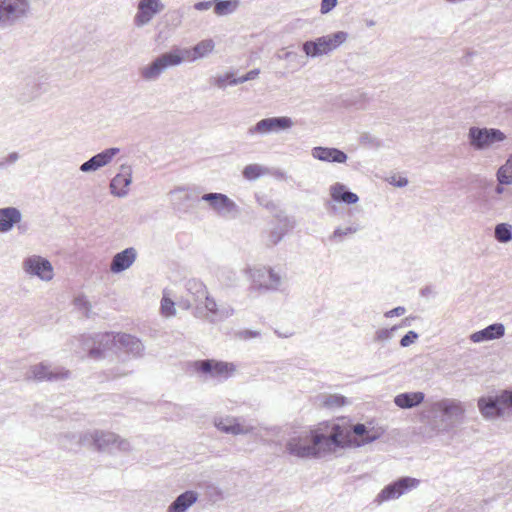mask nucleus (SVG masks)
<instances>
[{"instance_id":"1","label":"nucleus","mask_w":512,"mask_h":512,"mask_svg":"<svg viewBox=\"0 0 512 512\" xmlns=\"http://www.w3.org/2000/svg\"><path fill=\"white\" fill-rule=\"evenodd\" d=\"M88 350V356L93 359L105 358V352L109 350L120 351L140 356L144 350L141 341L129 334L103 333L95 337H87L84 342Z\"/></svg>"},{"instance_id":"2","label":"nucleus","mask_w":512,"mask_h":512,"mask_svg":"<svg viewBox=\"0 0 512 512\" xmlns=\"http://www.w3.org/2000/svg\"><path fill=\"white\" fill-rule=\"evenodd\" d=\"M72 441L77 446H93L98 451L128 452L131 450L130 442L117 434L108 431L94 430L81 434H65L62 445L67 449H73Z\"/></svg>"},{"instance_id":"3","label":"nucleus","mask_w":512,"mask_h":512,"mask_svg":"<svg viewBox=\"0 0 512 512\" xmlns=\"http://www.w3.org/2000/svg\"><path fill=\"white\" fill-rule=\"evenodd\" d=\"M185 54H190L189 49L177 48L170 52L163 53L149 64L141 67L139 69V75L146 82L157 81L166 69L180 65L185 59Z\"/></svg>"},{"instance_id":"4","label":"nucleus","mask_w":512,"mask_h":512,"mask_svg":"<svg viewBox=\"0 0 512 512\" xmlns=\"http://www.w3.org/2000/svg\"><path fill=\"white\" fill-rule=\"evenodd\" d=\"M313 446L315 448V458L333 451L335 447H351V433L344 432V429L336 424L328 436L313 430Z\"/></svg>"},{"instance_id":"5","label":"nucleus","mask_w":512,"mask_h":512,"mask_svg":"<svg viewBox=\"0 0 512 512\" xmlns=\"http://www.w3.org/2000/svg\"><path fill=\"white\" fill-rule=\"evenodd\" d=\"M348 38L345 31H337L332 34L318 37L314 40H308L303 43L302 50L307 57L316 58L328 55L340 47Z\"/></svg>"},{"instance_id":"6","label":"nucleus","mask_w":512,"mask_h":512,"mask_svg":"<svg viewBox=\"0 0 512 512\" xmlns=\"http://www.w3.org/2000/svg\"><path fill=\"white\" fill-rule=\"evenodd\" d=\"M313 447V430L294 432L285 444L288 454L302 459L315 458V448Z\"/></svg>"},{"instance_id":"7","label":"nucleus","mask_w":512,"mask_h":512,"mask_svg":"<svg viewBox=\"0 0 512 512\" xmlns=\"http://www.w3.org/2000/svg\"><path fill=\"white\" fill-rule=\"evenodd\" d=\"M420 484V480L404 476L386 485L375 497L374 503L381 505L384 502L395 500L402 495L416 489Z\"/></svg>"},{"instance_id":"8","label":"nucleus","mask_w":512,"mask_h":512,"mask_svg":"<svg viewBox=\"0 0 512 512\" xmlns=\"http://www.w3.org/2000/svg\"><path fill=\"white\" fill-rule=\"evenodd\" d=\"M249 276L252 283L265 290H278L283 283L282 275L270 267L244 268L240 270Z\"/></svg>"},{"instance_id":"9","label":"nucleus","mask_w":512,"mask_h":512,"mask_svg":"<svg viewBox=\"0 0 512 512\" xmlns=\"http://www.w3.org/2000/svg\"><path fill=\"white\" fill-rule=\"evenodd\" d=\"M29 5L25 0H0V29L14 26L26 17Z\"/></svg>"},{"instance_id":"10","label":"nucleus","mask_w":512,"mask_h":512,"mask_svg":"<svg viewBox=\"0 0 512 512\" xmlns=\"http://www.w3.org/2000/svg\"><path fill=\"white\" fill-rule=\"evenodd\" d=\"M506 139L505 134L496 128L470 127L468 140L471 147L475 150H484L490 148L496 143Z\"/></svg>"},{"instance_id":"11","label":"nucleus","mask_w":512,"mask_h":512,"mask_svg":"<svg viewBox=\"0 0 512 512\" xmlns=\"http://www.w3.org/2000/svg\"><path fill=\"white\" fill-rule=\"evenodd\" d=\"M234 314V309L227 303H218L210 295L202 305L196 306V315L204 317L210 323L226 320Z\"/></svg>"},{"instance_id":"12","label":"nucleus","mask_w":512,"mask_h":512,"mask_svg":"<svg viewBox=\"0 0 512 512\" xmlns=\"http://www.w3.org/2000/svg\"><path fill=\"white\" fill-rule=\"evenodd\" d=\"M431 411L439 414L446 427H452L463 420L465 409L460 401L442 399L431 405Z\"/></svg>"},{"instance_id":"13","label":"nucleus","mask_w":512,"mask_h":512,"mask_svg":"<svg viewBox=\"0 0 512 512\" xmlns=\"http://www.w3.org/2000/svg\"><path fill=\"white\" fill-rule=\"evenodd\" d=\"M201 200L207 202L210 208L220 217H236L239 213L237 204L225 194L206 193L202 195Z\"/></svg>"},{"instance_id":"14","label":"nucleus","mask_w":512,"mask_h":512,"mask_svg":"<svg viewBox=\"0 0 512 512\" xmlns=\"http://www.w3.org/2000/svg\"><path fill=\"white\" fill-rule=\"evenodd\" d=\"M70 371L64 368H54L44 362L30 366L26 374V379L38 382L48 381L56 382L70 377Z\"/></svg>"},{"instance_id":"15","label":"nucleus","mask_w":512,"mask_h":512,"mask_svg":"<svg viewBox=\"0 0 512 512\" xmlns=\"http://www.w3.org/2000/svg\"><path fill=\"white\" fill-rule=\"evenodd\" d=\"M294 126V121L288 116L264 118L248 129L249 135H265L278 133Z\"/></svg>"},{"instance_id":"16","label":"nucleus","mask_w":512,"mask_h":512,"mask_svg":"<svg viewBox=\"0 0 512 512\" xmlns=\"http://www.w3.org/2000/svg\"><path fill=\"white\" fill-rule=\"evenodd\" d=\"M164 9L165 5L161 0H139L133 23L136 27L142 28L148 25Z\"/></svg>"},{"instance_id":"17","label":"nucleus","mask_w":512,"mask_h":512,"mask_svg":"<svg viewBox=\"0 0 512 512\" xmlns=\"http://www.w3.org/2000/svg\"><path fill=\"white\" fill-rule=\"evenodd\" d=\"M22 268L30 276H36L43 281L53 278V267L49 260L39 255H31L23 260Z\"/></svg>"},{"instance_id":"18","label":"nucleus","mask_w":512,"mask_h":512,"mask_svg":"<svg viewBox=\"0 0 512 512\" xmlns=\"http://www.w3.org/2000/svg\"><path fill=\"white\" fill-rule=\"evenodd\" d=\"M195 368L211 377L227 379L236 370L233 363L217 361L213 359L200 360L195 362Z\"/></svg>"},{"instance_id":"19","label":"nucleus","mask_w":512,"mask_h":512,"mask_svg":"<svg viewBox=\"0 0 512 512\" xmlns=\"http://www.w3.org/2000/svg\"><path fill=\"white\" fill-rule=\"evenodd\" d=\"M132 183V167L128 164H122L117 173L111 180L109 188L110 193L116 197L123 198L128 194V187Z\"/></svg>"},{"instance_id":"20","label":"nucleus","mask_w":512,"mask_h":512,"mask_svg":"<svg viewBox=\"0 0 512 512\" xmlns=\"http://www.w3.org/2000/svg\"><path fill=\"white\" fill-rule=\"evenodd\" d=\"M119 152L117 147L105 149L81 164L79 170L84 173L95 172L108 165Z\"/></svg>"},{"instance_id":"21","label":"nucleus","mask_w":512,"mask_h":512,"mask_svg":"<svg viewBox=\"0 0 512 512\" xmlns=\"http://www.w3.org/2000/svg\"><path fill=\"white\" fill-rule=\"evenodd\" d=\"M169 195L173 208L180 212H187L199 200L196 193L184 187L175 188Z\"/></svg>"},{"instance_id":"22","label":"nucleus","mask_w":512,"mask_h":512,"mask_svg":"<svg viewBox=\"0 0 512 512\" xmlns=\"http://www.w3.org/2000/svg\"><path fill=\"white\" fill-rule=\"evenodd\" d=\"M137 257V251L133 247L124 249L123 251L116 253L110 264V271L112 273H121L128 269L135 262Z\"/></svg>"},{"instance_id":"23","label":"nucleus","mask_w":512,"mask_h":512,"mask_svg":"<svg viewBox=\"0 0 512 512\" xmlns=\"http://www.w3.org/2000/svg\"><path fill=\"white\" fill-rule=\"evenodd\" d=\"M478 408L481 415L486 419L497 418L504 414L499 395L479 398Z\"/></svg>"},{"instance_id":"24","label":"nucleus","mask_w":512,"mask_h":512,"mask_svg":"<svg viewBox=\"0 0 512 512\" xmlns=\"http://www.w3.org/2000/svg\"><path fill=\"white\" fill-rule=\"evenodd\" d=\"M215 426L221 432L232 435H245L253 431L252 426L243 425L234 417L216 419Z\"/></svg>"},{"instance_id":"25","label":"nucleus","mask_w":512,"mask_h":512,"mask_svg":"<svg viewBox=\"0 0 512 512\" xmlns=\"http://www.w3.org/2000/svg\"><path fill=\"white\" fill-rule=\"evenodd\" d=\"M312 156L324 162L345 163L348 156L345 152L332 147L317 146L312 149Z\"/></svg>"},{"instance_id":"26","label":"nucleus","mask_w":512,"mask_h":512,"mask_svg":"<svg viewBox=\"0 0 512 512\" xmlns=\"http://www.w3.org/2000/svg\"><path fill=\"white\" fill-rule=\"evenodd\" d=\"M505 334V327L502 323H494L486 328L474 332L470 335V340L474 343H481L485 341H491L499 339Z\"/></svg>"},{"instance_id":"27","label":"nucleus","mask_w":512,"mask_h":512,"mask_svg":"<svg viewBox=\"0 0 512 512\" xmlns=\"http://www.w3.org/2000/svg\"><path fill=\"white\" fill-rule=\"evenodd\" d=\"M22 219L20 210L16 207L0 208V232L6 233L12 230L15 224Z\"/></svg>"},{"instance_id":"28","label":"nucleus","mask_w":512,"mask_h":512,"mask_svg":"<svg viewBox=\"0 0 512 512\" xmlns=\"http://www.w3.org/2000/svg\"><path fill=\"white\" fill-rule=\"evenodd\" d=\"M344 432L351 433L352 446H361L375 441L378 436L370 433L364 424H356L351 429H344Z\"/></svg>"},{"instance_id":"29","label":"nucleus","mask_w":512,"mask_h":512,"mask_svg":"<svg viewBox=\"0 0 512 512\" xmlns=\"http://www.w3.org/2000/svg\"><path fill=\"white\" fill-rule=\"evenodd\" d=\"M198 500V493L193 490H187L181 493L169 505L167 512H186Z\"/></svg>"},{"instance_id":"30","label":"nucleus","mask_w":512,"mask_h":512,"mask_svg":"<svg viewBox=\"0 0 512 512\" xmlns=\"http://www.w3.org/2000/svg\"><path fill=\"white\" fill-rule=\"evenodd\" d=\"M330 196L335 202L355 204L359 201L356 193L350 191L344 184L335 183L330 187Z\"/></svg>"},{"instance_id":"31","label":"nucleus","mask_w":512,"mask_h":512,"mask_svg":"<svg viewBox=\"0 0 512 512\" xmlns=\"http://www.w3.org/2000/svg\"><path fill=\"white\" fill-rule=\"evenodd\" d=\"M425 399L423 392H404L395 396L394 403L401 409H411L419 406Z\"/></svg>"},{"instance_id":"32","label":"nucleus","mask_w":512,"mask_h":512,"mask_svg":"<svg viewBox=\"0 0 512 512\" xmlns=\"http://www.w3.org/2000/svg\"><path fill=\"white\" fill-rule=\"evenodd\" d=\"M185 287L188 294L193 298L195 307L198 304L202 305L206 298H208L210 295L206 285L197 279H189L186 282Z\"/></svg>"},{"instance_id":"33","label":"nucleus","mask_w":512,"mask_h":512,"mask_svg":"<svg viewBox=\"0 0 512 512\" xmlns=\"http://www.w3.org/2000/svg\"><path fill=\"white\" fill-rule=\"evenodd\" d=\"M214 46L215 44L213 40H202L198 44H196L192 50H189V55L185 54V58L190 61H195L197 59L203 58L213 51Z\"/></svg>"},{"instance_id":"34","label":"nucleus","mask_w":512,"mask_h":512,"mask_svg":"<svg viewBox=\"0 0 512 512\" xmlns=\"http://www.w3.org/2000/svg\"><path fill=\"white\" fill-rule=\"evenodd\" d=\"M218 279L225 286H235L240 279L239 271L231 267H223L218 272Z\"/></svg>"},{"instance_id":"35","label":"nucleus","mask_w":512,"mask_h":512,"mask_svg":"<svg viewBox=\"0 0 512 512\" xmlns=\"http://www.w3.org/2000/svg\"><path fill=\"white\" fill-rule=\"evenodd\" d=\"M494 237L500 243H508L512 240V225L508 223L497 224L494 228Z\"/></svg>"},{"instance_id":"36","label":"nucleus","mask_w":512,"mask_h":512,"mask_svg":"<svg viewBox=\"0 0 512 512\" xmlns=\"http://www.w3.org/2000/svg\"><path fill=\"white\" fill-rule=\"evenodd\" d=\"M239 6L238 0H224L217 2L214 6L215 14L222 16L233 13Z\"/></svg>"},{"instance_id":"37","label":"nucleus","mask_w":512,"mask_h":512,"mask_svg":"<svg viewBox=\"0 0 512 512\" xmlns=\"http://www.w3.org/2000/svg\"><path fill=\"white\" fill-rule=\"evenodd\" d=\"M496 177L500 184H512V164L510 161H507L506 164L502 165L497 170Z\"/></svg>"},{"instance_id":"38","label":"nucleus","mask_w":512,"mask_h":512,"mask_svg":"<svg viewBox=\"0 0 512 512\" xmlns=\"http://www.w3.org/2000/svg\"><path fill=\"white\" fill-rule=\"evenodd\" d=\"M359 229L360 228L358 225H351L345 228L338 227L334 230V232L330 236V239L332 241L341 242L346 236L355 234L356 232L359 231Z\"/></svg>"},{"instance_id":"39","label":"nucleus","mask_w":512,"mask_h":512,"mask_svg":"<svg viewBox=\"0 0 512 512\" xmlns=\"http://www.w3.org/2000/svg\"><path fill=\"white\" fill-rule=\"evenodd\" d=\"M266 169L258 164H249L243 169V176L248 180H256L265 173Z\"/></svg>"},{"instance_id":"40","label":"nucleus","mask_w":512,"mask_h":512,"mask_svg":"<svg viewBox=\"0 0 512 512\" xmlns=\"http://www.w3.org/2000/svg\"><path fill=\"white\" fill-rule=\"evenodd\" d=\"M397 329H398L397 326H393L389 329L383 328V329L377 330L375 333V336H374V341L375 342H387V341L391 340L394 337Z\"/></svg>"},{"instance_id":"41","label":"nucleus","mask_w":512,"mask_h":512,"mask_svg":"<svg viewBox=\"0 0 512 512\" xmlns=\"http://www.w3.org/2000/svg\"><path fill=\"white\" fill-rule=\"evenodd\" d=\"M346 403V398L342 395H329L324 401V405L329 408L341 407Z\"/></svg>"},{"instance_id":"42","label":"nucleus","mask_w":512,"mask_h":512,"mask_svg":"<svg viewBox=\"0 0 512 512\" xmlns=\"http://www.w3.org/2000/svg\"><path fill=\"white\" fill-rule=\"evenodd\" d=\"M174 302L167 297H163L161 300V311L163 315L169 317L175 314Z\"/></svg>"},{"instance_id":"43","label":"nucleus","mask_w":512,"mask_h":512,"mask_svg":"<svg viewBox=\"0 0 512 512\" xmlns=\"http://www.w3.org/2000/svg\"><path fill=\"white\" fill-rule=\"evenodd\" d=\"M19 159L17 152H11L7 157L0 160V170L6 169L7 167L15 164Z\"/></svg>"},{"instance_id":"44","label":"nucleus","mask_w":512,"mask_h":512,"mask_svg":"<svg viewBox=\"0 0 512 512\" xmlns=\"http://www.w3.org/2000/svg\"><path fill=\"white\" fill-rule=\"evenodd\" d=\"M418 339V334L415 331H409L406 335H404L400 340V345L402 347H408Z\"/></svg>"},{"instance_id":"45","label":"nucleus","mask_w":512,"mask_h":512,"mask_svg":"<svg viewBox=\"0 0 512 512\" xmlns=\"http://www.w3.org/2000/svg\"><path fill=\"white\" fill-rule=\"evenodd\" d=\"M286 231L284 229H274L270 232V235H269V242L272 244V245H276L277 243H279L282 238L284 237Z\"/></svg>"},{"instance_id":"46","label":"nucleus","mask_w":512,"mask_h":512,"mask_svg":"<svg viewBox=\"0 0 512 512\" xmlns=\"http://www.w3.org/2000/svg\"><path fill=\"white\" fill-rule=\"evenodd\" d=\"M503 410L512 407V391L505 390L499 395Z\"/></svg>"},{"instance_id":"47","label":"nucleus","mask_w":512,"mask_h":512,"mask_svg":"<svg viewBox=\"0 0 512 512\" xmlns=\"http://www.w3.org/2000/svg\"><path fill=\"white\" fill-rule=\"evenodd\" d=\"M233 78V73H226L225 75L217 76L215 78V85L218 88L224 89L229 85L230 80Z\"/></svg>"},{"instance_id":"48","label":"nucleus","mask_w":512,"mask_h":512,"mask_svg":"<svg viewBox=\"0 0 512 512\" xmlns=\"http://www.w3.org/2000/svg\"><path fill=\"white\" fill-rule=\"evenodd\" d=\"M360 142H361V144L369 145L371 147H379L380 146V141L377 138H375L372 135L367 134V133L361 135Z\"/></svg>"},{"instance_id":"49","label":"nucleus","mask_w":512,"mask_h":512,"mask_svg":"<svg viewBox=\"0 0 512 512\" xmlns=\"http://www.w3.org/2000/svg\"><path fill=\"white\" fill-rule=\"evenodd\" d=\"M389 183L396 187H405L408 185V179L402 176L393 175L389 178Z\"/></svg>"},{"instance_id":"50","label":"nucleus","mask_w":512,"mask_h":512,"mask_svg":"<svg viewBox=\"0 0 512 512\" xmlns=\"http://www.w3.org/2000/svg\"><path fill=\"white\" fill-rule=\"evenodd\" d=\"M337 5V0H322L321 1V13H329Z\"/></svg>"},{"instance_id":"51","label":"nucleus","mask_w":512,"mask_h":512,"mask_svg":"<svg viewBox=\"0 0 512 512\" xmlns=\"http://www.w3.org/2000/svg\"><path fill=\"white\" fill-rule=\"evenodd\" d=\"M260 335V333L258 331H253V330H242V331H239L237 333V336L242 339V340H248L250 338H256Z\"/></svg>"},{"instance_id":"52","label":"nucleus","mask_w":512,"mask_h":512,"mask_svg":"<svg viewBox=\"0 0 512 512\" xmlns=\"http://www.w3.org/2000/svg\"><path fill=\"white\" fill-rule=\"evenodd\" d=\"M74 303H75V305H76L77 307H79V308H83V309H85V310H87V311H88V310L90 309V307H91V306H90L89 301L87 300V298H86L84 295H80V296L76 297V298L74 299Z\"/></svg>"},{"instance_id":"53","label":"nucleus","mask_w":512,"mask_h":512,"mask_svg":"<svg viewBox=\"0 0 512 512\" xmlns=\"http://www.w3.org/2000/svg\"><path fill=\"white\" fill-rule=\"evenodd\" d=\"M405 311H406V310H405V308H404V307H402V306H398V307H396V308H394V309H392V310H390V311H387V312L385 313V317H387V318H392V317H394V316H401V315H403V314L405 313Z\"/></svg>"},{"instance_id":"54","label":"nucleus","mask_w":512,"mask_h":512,"mask_svg":"<svg viewBox=\"0 0 512 512\" xmlns=\"http://www.w3.org/2000/svg\"><path fill=\"white\" fill-rule=\"evenodd\" d=\"M211 6H212V1H202V2H197L194 5V8L198 11H204V10L210 9Z\"/></svg>"},{"instance_id":"55","label":"nucleus","mask_w":512,"mask_h":512,"mask_svg":"<svg viewBox=\"0 0 512 512\" xmlns=\"http://www.w3.org/2000/svg\"><path fill=\"white\" fill-rule=\"evenodd\" d=\"M246 81H249L246 74L241 76V77H238V78H232L229 82V85H238V84H242Z\"/></svg>"},{"instance_id":"56","label":"nucleus","mask_w":512,"mask_h":512,"mask_svg":"<svg viewBox=\"0 0 512 512\" xmlns=\"http://www.w3.org/2000/svg\"><path fill=\"white\" fill-rule=\"evenodd\" d=\"M260 74V70L259 69H253V70H250L249 72L246 73V76L248 78V80H254L256 79Z\"/></svg>"},{"instance_id":"57","label":"nucleus","mask_w":512,"mask_h":512,"mask_svg":"<svg viewBox=\"0 0 512 512\" xmlns=\"http://www.w3.org/2000/svg\"><path fill=\"white\" fill-rule=\"evenodd\" d=\"M277 57H278L279 59L288 60V59H290V58H295V57H297V54H296V53H294V52H286V53H284L283 55H277Z\"/></svg>"},{"instance_id":"58","label":"nucleus","mask_w":512,"mask_h":512,"mask_svg":"<svg viewBox=\"0 0 512 512\" xmlns=\"http://www.w3.org/2000/svg\"><path fill=\"white\" fill-rule=\"evenodd\" d=\"M504 185H505V184H500V183L498 182V184L496 185V187H495V189H494V193H495L496 195H501V194H503V193H504V191H505V189H504Z\"/></svg>"},{"instance_id":"59","label":"nucleus","mask_w":512,"mask_h":512,"mask_svg":"<svg viewBox=\"0 0 512 512\" xmlns=\"http://www.w3.org/2000/svg\"><path fill=\"white\" fill-rule=\"evenodd\" d=\"M274 207H275V204H274L273 202H268V203L266 204V208H268V209H271V210H272V209H274Z\"/></svg>"},{"instance_id":"60","label":"nucleus","mask_w":512,"mask_h":512,"mask_svg":"<svg viewBox=\"0 0 512 512\" xmlns=\"http://www.w3.org/2000/svg\"><path fill=\"white\" fill-rule=\"evenodd\" d=\"M128 372H117L114 376L115 377H118V376H124V375H127Z\"/></svg>"},{"instance_id":"61","label":"nucleus","mask_w":512,"mask_h":512,"mask_svg":"<svg viewBox=\"0 0 512 512\" xmlns=\"http://www.w3.org/2000/svg\"><path fill=\"white\" fill-rule=\"evenodd\" d=\"M277 177L284 179V178H285V173H284V172H282V171H281V172H278V173H277Z\"/></svg>"},{"instance_id":"62","label":"nucleus","mask_w":512,"mask_h":512,"mask_svg":"<svg viewBox=\"0 0 512 512\" xmlns=\"http://www.w3.org/2000/svg\"><path fill=\"white\" fill-rule=\"evenodd\" d=\"M374 25H375V21H373V20L367 21V26L372 27Z\"/></svg>"},{"instance_id":"63","label":"nucleus","mask_w":512,"mask_h":512,"mask_svg":"<svg viewBox=\"0 0 512 512\" xmlns=\"http://www.w3.org/2000/svg\"><path fill=\"white\" fill-rule=\"evenodd\" d=\"M493 184V181H487L484 185L485 188L491 186Z\"/></svg>"}]
</instances>
